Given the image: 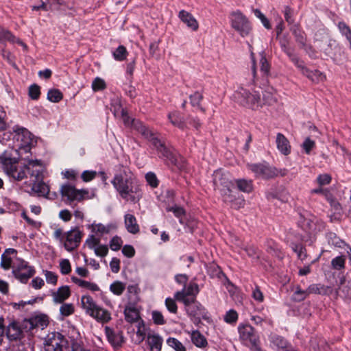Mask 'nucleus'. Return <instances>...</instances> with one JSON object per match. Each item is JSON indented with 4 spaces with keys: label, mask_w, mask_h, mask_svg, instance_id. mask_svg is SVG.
I'll use <instances>...</instances> for the list:
<instances>
[{
    "label": "nucleus",
    "mask_w": 351,
    "mask_h": 351,
    "mask_svg": "<svg viewBox=\"0 0 351 351\" xmlns=\"http://www.w3.org/2000/svg\"><path fill=\"white\" fill-rule=\"evenodd\" d=\"M21 156L16 149L5 150L0 154V165L3 171L12 180L21 181L27 178L26 171L35 180L44 178L45 166L40 160L24 158V164L19 166Z\"/></svg>",
    "instance_id": "1"
},
{
    "label": "nucleus",
    "mask_w": 351,
    "mask_h": 351,
    "mask_svg": "<svg viewBox=\"0 0 351 351\" xmlns=\"http://www.w3.org/2000/svg\"><path fill=\"white\" fill-rule=\"evenodd\" d=\"M112 184L121 197L128 202H135L141 197V189L135 184V179L132 172L123 168L117 173Z\"/></svg>",
    "instance_id": "2"
},
{
    "label": "nucleus",
    "mask_w": 351,
    "mask_h": 351,
    "mask_svg": "<svg viewBox=\"0 0 351 351\" xmlns=\"http://www.w3.org/2000/svg\"><path fill=\"white\" fill-rule=\"evenodd\" d=\"M118 103L119 102L118 101ZM114 114L115 116L121 114L123 121L125 125L134 127V129L138 131L146 138L151 141L152 145L160 154V157H165L167 158H169V152L165 147L163 143L157 137H156L154 134L145 125H143V123L138 120H130L127 112L123 108H121V106L119 104H118L117 106H114Z\"/></svg>",
    "instance_id": "3"
},
{
    "label": "nucleus",
    "mask_w": 351,
    "mask_h": 351,
    "mask_svg": "<svg viewBox=\"0 0 351 351\" xmlns=\"http://www.w3.org/2000/svg\"><path fill=\"white\" fill-rule=\"evenodd\" d=\"M251 82H243L234 90L232 98L241 106L256 110L262 106L260 95L253 89L254 80Z\"/></svg>",
    "instance_id": "4"
},
{
    "label": "nucleus",
    "mask_w": 351,
    "mask_h": 351,
    "mask_svg": "<svg viewBox=\"0 0 351 351\" xmlns=\"http://www.w3.org/2000/svg\"><path fill=\"white\" fill-rule=\"evenodd\" d=\"M3 138L1 141L2 143H6L10 141V136H13L12 143H9L8 148L6 150L16 149L21 155L20 152L23 150L27 153L31 149L33 144L32 134L25 128L15 126L14 128V134L10 132H3Z\"/></svg>",
    "instance_id": "5"
},
{
    "label": "nucleus",
    "mask_w": 351,
    "mask_h": 351,
    "mask_svg": "<svg viewBox=\"0 0 351 351\" xmlns=\"http://www.w3.org/2000/svg\"><path fill=\"white\" fill-rule=\"evenodd\" d=\"M198 285L195 282L189 283L186 287L184 286L182 291H177L175 293V298L184 303L186 311L193 315H197L199 313L191 311L190 305L195 302V297L199 293Z\"/></svg>",
    "instance_id": "6"
},
{
    "label": "nucleus",
    "mask_w": 351,
    "mask_h": 351,
    "mask_svg": "<svg viewBox=\"0 0 351 351\" xmlns=\"http://www.w3.org/2000/svg\"><path fill=\"white\" fill-rule=\"evenodd\" d=\"M213 184L215 189L221 192L225 202H232L230 189L231 183L227 173L221 169L215 171L213 173Z\"/></svg>",
    "instance_id": "7"
},
{
    "label": "nucleus",
    "mask_w": 351,
    "mask_h": 351,
    "mask_svg": "<svg viewBox=\"0 0 351 351\" xmlns=\"http://www.w3.org/2000/svg\"><path fill=\"white\" fill-rule=\"evenodd\" d=\"M230 23L232 28L242 37L247 36L252 31L250 21L240 11L232 12L230 14Z\"/></svg>",
    "instance_id": "8"
},
{
    "label": "nucleus",
    "mask_w": 351,
    "mask_h": 351,
    "mask_svg": "<svg viewBox=\"0 0 351 351\" xmlns=\"http://www.w3.org/2000/svg\"><path fill=\"white\" fill-rule=\"evenodd\" d=\"M239 338L244 345L253 351H259V338L254 329L248 324L240 325L238 327Z\"/></svg>",
    "instance_id": "9"
},
{
    "label": "nucleus",
    "mask_w": 351,
    "mask_h": 351,
    "mask_svg": "<svg viewBox=\"0 0 351 351\" xmlns=\"http://www.w3.org/2000/svg\"><path fill=\"white\" fill-rule=\"evenodd\" d=\"M34 267L22 259H17L13 263L12 274L22 283L27 282L34 276Z\"/></svg>",
    "instance_id": "10"
},
{
    "label": "nucleus",
    "mask_w": 351,
    "mask_h": 351,
    "mask_svg": "<svg viewBox=\"0 0 351 351\" xmlns=\"http://www.w3.org/2000/svg\"><path fill=\"white\" fill-rule=\"evenodd\" d=\"M248 168L254 172L255 176L258 178H270L278 174L281 176H284L287 173L286 170L284 169L280 171V172H278L275 169L269 167L266 163L248 165Z\"/></svg>",
    "instance_id": "11"
},
{
    "label": "nucleus",
    "mask_w": 351,
    "mask_h": 351,
    "mask_svg": "<svg viewBox=\"0 0 351 351\" xmlns=\"http://www.w3.org/2000/svg\"><path fill=\"white\" fill-rule=\"evenodd\" d=\"M65 343L64 336L60 332H50L45 339V351H62Z\"/></svg>",
    "instance_id": "12"
},
{
    "label": "nucleus",
    "mask_w": 351,
    "mask_h": 351,
    "mask_svg": "<svg viewBox=\"0 0 351 351\" xmlns=\"http://www.w3.org/2000/svg\"><path fill=\"white\" fill-rule=\"evenodd\" d=\"M82 232L78 228H73L65 233V238L63 243L64 248L71 252L76 248L81 241Z\"/></svg>",
    "instance_id": "13"
},
{
    "label": "nucleus",
    "mask_w": 351,
    "mask_h": 351,
    "mask_svg": "<svg viewBox=\"0 0 351 351\" xmlns=\"http://www.w3.org/2000/svg\"><path fill=\"white\" fill-rule=\"evenodd\" d=\"M60 193L62 197H66L69 201H80L88 193L84 190H77L73 186L66 184H63L60 188Z\"/></svg>",
    "instance_id": "14"
},
{
    "label": "nucleus",
    "mask_w": 351,
    "mask_h": 351,
    "mask_svg": "<svg viewBox=\"0 0 351 351\" xmlns=\"http://www.w3.org/2000/svg\"><path fill=\"white\" fill-rule=\"evenodd\" d=\"M48 325V318L45 315H37L32 316L25 321V327L29 330L36 328L43 329Z\"/></svg>",
    "instance_id": "15"
},
{
    "label": "nucleus",
    "mask_w": 351,
    "mask_h": 351,
    "mask_svg": "<svg viewBox=\"0 0 351 351\" xmlns=\"http://www.w3.org/2000/svg\"><path fill=\"white\" fill-rule=\"evenodd\" d=\"M180 21L191 30L196 32L199 28V23L196 19L189 12L180 10L178 14Z\"/></svg>",
    "instance_id": "16"
},
{
    "label": "nucleus",
    "mask_w": 351,
    "mask_h": 351,
    "mask_svg": "<svg viewBox=\"0 0 351 351\" xmlns=\"http://www.w3.org/2000/svg\"><path fill=\"white\" fill-rule=\"evenodd\" d=\"M297 66L300 69L303 75H306L311 81L318 83L325 80V75L317 70L310 71L306 68L302 63L297 62Z\"/></svg>",
    "instance_id": "17"
},
{
    "label": "nucleus",
    "mask_w": 351,
    "mask_h": 351,
    "mask_svg": "<svg viewBox=\"0 0 351 351\" xmlns=\"http://www.w3.org/2000/svg\"><path fill=\"white\" fill-rule=\"evenodd\" d=\"M81 306L85 311L86 313L90 317L93 315L94 311L99 306L94 301L93 298L88 295H82L81 298Z\"/></svg>",
    "instance_id": "18"
},
{
    "label": "nucleus",
    "mask_w": 351,
    "mask_h": 351,
    "mask_svg": "<svg viewBox=\"0 0 351 351\" xmlns=\"http://www.w3.org/2000/svg\"><path fill=\"white\" fill-rule=\"evenodd\" d=\"M278 149L283 155H288L291 152V145L288 139L281 133H278L276 140Z\"/></svg>",
    "instance_id": "19"
},
{
    "label": "nucleus",
    "mask_w": 351,
    "mask_h": 351,
    "mask_svg": "<svg viewBox=\"0 0 351 351\" xmlns=\"http://www.w3.org/2000/svg\"><path fill=\"white\" fill-rule=\"evenodd\" d=\"M71 291L68 286H62L58 289L56 291H53L51 294L53 301L55 303H62L69 298Z\"/></svg>",
    "instance_id": "20"
},
{
    "label": "nucleus",
    "mask_w": 351,
    "mask_h": 351,
    "mask_svg": "<svg viewBox=\"0 0 351 351\" xmlns=\"http://www.w3.org/2000/svg\"><path fill=\"white\" fill-rule=\"evenodd\" d=\"M147 341L152 351L161 350L163 339L158 334H148Z\"/></svg>",
    "instance_id": "21"
},
{
    "label": "nucleus",
    "mask_w": 351,
    "mask_h": 351,
    "mask_svg": "<svg viewBox=\"0 0 351 351\" xmlns=\"http://www.w3.org/2000/svg\"><path fill=\"white\" fill-rule=\"evenodd\" d=\"M106 335L108 341L114 347H119L123 342V336L120 332H114L110 328L106 326L105 328Z\"/></svg>",
    "instance_id": "22"
},
{
    "label": "nucleus",
    "mask_w": 351,
    "mask_h": 351,
    "mask_svg": "<svg viewBox=\"0 0 351 351\" xmlns=\"http://www.w3.org/2000/svg\"><path fill=\"white\" fill-rule=\"evenodd\" d=\"M90 317L98 322L103 324L109 322L112 319L111 313L108 310L99 306L97 308V310L94 311L93 315H90Z\"/></svg>",
    "instance_id": "23"
},
{
    "label": "nucleus",
    "mask_w": 351,
    "mask_h": 351,
    "mask_svg": "<svg viewBox=\"0 0 351 351\" xmlns=\"http://www.w3.org/2000/svg\"><path fill=\"white\" fill-rule=\"evenodd\" d=\"M32 192L38 194L39 196L47 197L49 193V188L42 180H35L32 184Z\"/></svg>",
    "instance_id": "24"
},
{
    "label": "nucleus",
    "mask_w": 351,
    "mask_h": 351,
    "mask_svg": "<svg viewBox=\"0 0 351 351\" xmlns=\"http://www.w3.org/2000/svg\"><path fill=\"white\" fill-rule=\"evenodd\" d=\"M5 41L17 43L22 46L25 50L27 49V45L19 39H16L8 30L0 26V42L3 43Z\"/></svg>",
    "instance_id": "25"
},
{
    "label": "nucleus",
    "mask_w": 351,
    "mask_h": 351,
    "mask_svg": "<svg viewBox=\"0 0 351 351\" xmlns=\"http://www.w3.org/2000/svg\"><path fill=\"white\" fill-rule=\"evenodd\" d=\"M71 280L73 283H75L81 288H84L93 292L99 291V286L95 282L82 280L76 276H72Z\"/></svg>",
    "instance_id": "26"
},
{
    "label": "nucleus",
    "mask_w": 351,
    "mask_h": 351,
    "mask_svg": "<svg viewBox=\"0 0 351 351\" xmlns=\"http://www.w3.org/2000/svg\"><path fill=\"white\" fill-rule=\"evenodd\" d=\"M167 118L173 125L181 129L184 128V118L178 111L174 110L169 112Z\"/></svg>",
    "instance_id": "27"
},
{
    "label": "nucleus",
    "mask_w": 351,
    "mask_h": 351,
    "mask_svg": "<svg viewBox=\"0 0 351 351\" xmlns=\"http://www.w3.org/2000/svg\"><path fill=\"white\" fill-rule=\"evenodd\" d=\"M15 254L16 250L14 249H8L5 251L1 255V266L2 268L7 270L12 267L13 263L11 255H14Z\"/></svg>",
    "instance_id": "28"
},
{
    "label": "nucleus",
    "mask_w": 351,
    "mask_h": 351,
    "mask_svg": "<svg viewBox=\"0 0 351 351\" xmlns=\"http://www.w3.org/2000/svg\"><path fill=\"white\" fill-rule=\"evenodd\" d=\"M125 224L127 230L132 233L136 234L139 231V226L137 223L136 217L131 214H126L125 215Z\"/></svg>",
    "instance_id": "29"
},
{
    "label": "nucleus",
    "mask_w": 351,
    "mask_h": 351,
    "mask_svg": "<svg viewBox=\"0 0 351 351\" xmlns=\"http://www.w3.org/2000/svg\"><path fill=\"white\" fill-rule=\"evenodd\" d=\"M337 293L341 297L351 298V281L342 278Z\"/></svg>",
    "instance_id": "30"
},
{
    "label": "nucleus",
    "mask_w": 351,
    "mask_h": 351,
    "mask_svg": "<svg viewBox=\"0 0 351 351\" xmlns=\"http://www.w3.org/2000/svg\"><path fill=\"white\" fill-rule=\"evenodd\" d=\"M22 330L16 322H12L9 324L7 329V336L11 340L19 339L21 336Z\"/></svg>",
    "instance_id": "31"
},
{
    "label": "nucleus",
    "mask_w": 351,
    "mask_h": 351,
    "mask_svg": "<svg viewBox=\"0 0 351 351\" xmlns=\"http://www.w3.org/2000/svg\"><path fill=\"white\" fill-rule=\"evenodd\" d=\"M191 338L192 342L199 348L206 347L207 341L204 336L197 330H193L191 332Z\"/></svg>",
    "instance_id": "32"
},
{
    "label": "nucleus",
    "mask_w": 351,
    "mask_h": 351,
    "mask_svg": "<svg viewBox=\"0 0 351 351\" xmlns=\"http://www.w3.org/2000/svg\"><path fill=\"white\" fill-rule=\"evenodd\" d=\"M125 319L128 322H134L140 320L138 311L131 306H128L124 310Z\"/></svg>",
    "instance_id": "33"
},
{
    "label": "nucleus",
    "mask_w": 351,
    "mask_h": 351,
    "mask_svg": "<svg viewBox=\"0 0 351 351\" xmlns=\"http://www.w3.org/2000/svg\"><path fill=\"white\" fill-rule=\"evenodd\" d=\"M322 195L329 202L331 207L335 210V215H340L341 211V206L335 199H333L329 191L325 189Z\"/></svg>",
    "instance_id": "34"
},
{
    "label": "nucleus",
    "mask_w": 351,
    "mask_h": 351,
    "mask_svg": "<svg viewBox=\"0 0 351 351\" xmlns=\"http://www.w3.org/2000/svg\"><path fill=\"white\" fill-rule=\"evenodd\" d=\"M89 229H90L93 234L97 237L108 233L110 231L108 226H105L101 223H93L89 226Z\"/></svg>",
    "instance_id": "35"
},
{
    "label": "nucleus",
    "mask_w": 351,
    "mask_h": 351,
    "mask_svg": "<svg viewBox=\"0 0 351 351\" xmlns=\"http://www.w3.org/2000/svg\"><path fill=\"white\" fill-rule=\"evenodd\" d=\"M235 245L237 247H239L241 249H242L244 251H245L249 256H251V257L256 256L257 258L258 257V256H256V250L255 247H254L252 246H248V245H245L240 239H237V238L235 239Z\"/></svg>",
    "instance_id": "36"
},
{
    "label": "nucleus",
    "mask_w": 351,
    "mask_h": 351,
    "mask_svg": "<svg viewBox=\"0 0 351 351\" xmlns=\"http://www.w3.org/2000/svg\"><path fill=\"white\" fill-rule=\"evenodd\" d=\"M126 285L124 282L119 280L113 282L110 285V291L116 295H121L125 291Z\"/></svg>",
    "instance_id": "37"
},
{
    "label": "nucleus",
    "mask_w": 351,
    "mask_h": 351,
    "mask_svg": "<svg viewBox=\"0 0 351 351\" xmlns=\"http://www.w3.org/2000/svg\"><path fill=\"white\" fill-rule=\"evenodd\" d=\"M238 189L244 193H250L253 189L252 180L239 179L236 180Z\"/></svg>",
    "instance_id": "38"
},
{
    "label": "nucleus",
    "mask_w": 351,
    "mask_h": 351,
    "mask_svg": "<svg viewBox=\"0 0 351 351\" xmlns=\"http://www.w3.org/2000/svg\"><path fill=\"white\" fill-rule=\"evenodd\" d=\"M137 322V330H136V341L141 343L145 338L147 328L145 323L143 320L140 319Z\"/></svg>",
    "instance_id": "39"
},
{
    "label": "nucleus",
    "mask_w": 351,
    "mask_h": 351,
    "mask_svg": "<svg viewBox=\"0 0 351 351\" xmlns=\"http://www.w3.org/2000/svg\"><path fill=\"white\" fill-rule=\"evenodd\" d=\"M128 55L126 48L123 46H119L117 49L113 52V57L117 61L124 60Z\"/></svg>",
    "instance_id": "40"
},
{
    "label": "nucleus",
    "mask_w": 351,
    "mask_h": 351,
    "mask_svg": "<svg viewBox=\"0 0 351 351\" xmlns=\"http://www.w3.org/2000/svg\"><path fill=\"white\" fill-rule=\"evenodd\" d=\"M300 224L302 228L306 231H314L315 230V223L314 219H307L304 217L300 221Z\"/></svg>",
    "instance_id": "41"
},
{
    "label": "nucleus",
    "mask_w": 351,
    "mask_h": 351,
    "mask_svg": "<svg viewBox=\"0 0 351 351\" xmlns=\"http://www.w3.org/2000/svg\"><path fill=\"white\" fill-rule=\"evenodd\" d=\"M167 343L176 351H186L185 347L177 339L169 337L167 340Z\"/></svg>",
    "instance_id": "42"
},
{
    "label": "nucleus",
    "mask_w": 351,
    "mask_h": 351,
    "mask_svg": "<svg viewBox=\"0 0 351 351\" xmlns=\"http://www.w3.org/2000/svg\"><path fill=\"white\" fill-rule=\"evenodd\" d=\"M75 308L73 304L64 303L60 307V315L63 317H68L74 313Z\"/></svg>",
    "instance_id": "43"
},
{
    "label": "nucleus",
    "mask_w": 351,
    "mask_h": 351,
    "mask_svg": "<svg viewBox=\"0 0 351 351\" xmlns=\"http://www.w3.org/2000/svg\"><path fill=\"white\" fill-rule=\"evenodd\" d=\"M311 346L313 351H331V348L324 341H319L317 343L315 340H312Z\"/></svg>",
    "instance_id": "44"
},
{
    "label": "nucleus",
    "mask_w": 351,
    "mask_h": 351,
    "mask_svg": "<svg viewBox=\"0 0 351 351\" xmlns=\"http://www.w3.org/2000/svg\"><path fill=\"white\" fill-rule=\"evenodd\" d=\"M238 317L237 312L233 309H230L224 315L223 320L228 324H235L238 320Z\"/></svg>",
    "instance_id": "45"
},
{
    "label": "nucleus",
    "mask_w": 351,
    "mask_h": 351,
    "mask_svg": "<svg viewBox=\"0 0 351 351\" xmlns=\"http://www.w3.org/2000/svg\"><path fill=\"white\" fill-rule=\"evenodd\" d=\"M47 99L51 102L56 103L62 99V94L58 89H51L48 91Z\"/></svg>",
    "instance_id": "46"
},
{
    "label": "nucleus",
    "mask_w": 351,
    "mask_h": 351,
    "mask_svg": "<svg viewBox=\"0 0 351 351\" xmlns=\"http://www.w3.org/2000/svg\"><path fill=\"white\" fill-rule=\"evenodd\" d=\"M346 259L343 256H339L334 258L331 261V265L332 269L340 270L345 267Z\"/></svg>",
    "instance_id": "47"
},
{
    "label": "nucleus",
    "mask_w": 351,
    "mask_h": 351,
    "mask_svg": "<svg viewBox=\"0 0 351 351\" xmlns=\"http://www.w3.org/2000/svg\"><path fill=\"white\" fill-rule=\"evenodd\" d=\"M263 99L266 104H272L276 101V97L273 88H269L263 95Z\"/></svg>",
    "instance_id": "48"
},
{
    "label": "nucleus",
    "mask_w": 351,
    "mask_h": 351,
    "mask_svg": "<svg viewBox=\"0 0 351 351\" xmlns=\"http://www.w3.org/2000/svg\"><path fill=\"white\" fill-rule=\"evenodd\" d=\"M86 244L90 250H94L97 245L100 244V239L95 234H90L86 240Z\"/></svg>",
    "instance_id": "49"
},
{
    "label": "nucleus",
    "mask_w": 351,
    "mask_h": 351,
    "mask_svg": "<svg viewBox=\"0 0 351 351\" xmlns=\"http://www.w3.org/2000/svg\"><path fill=\"white\" fill-rule=\"evenodd\" d=\"M145 179L147 184L152 188H156L158 186L159 180H158L156 174L153 172H148L145 175Z\"/></svg>",
    "instance_id": "50"
},
{
    "label": "nucleus",
    "mask_w": 351,
    "mask_h": 351,
    "mask_svg": "<svg viewBox=\"0 0 351 351\" xmlns=\"http://www.w3.org/2000/svg\"><path fill=\"white\" fill-rule=\"evenodd\" d=\"M60 272L63 275L69 274L71 271L70 261L68 259H62L60 261Z\"/></svg>",
    "instance_id": "51"
},
{
    "label": "nucleus",
    "mask_w": 351,
    "mask_h": 351,
    "mask_svg": "<svg viewBox=\"0 0 351 351\" xmlns=\"http://www.w3.org/2000/svg\"><path fill=\"white\" fill-rule=\"evenodd\" d=\"M105 88L106 82L103 79L97 77L93 81L92 88L95 92L104 90Z\"/></svg>",
    "instance_id": "52"
},
{
    "label": "nucleus",
    "mask_w": 351,
    "mask_h": 351,
    "mask_svg": "<svg viewBox=\"0 0 351 351\" xmlns=\"http://www.w3.org/2000/svg\"><path fill=\"white\" fill-rule=\"evenodd\" d=\"M254 15L261 20L262 24L266 29H271V25L267 18L259 10H255L254 11Z\"/></svg>",
    "instance_id": "53"
},
{
    "label": "nucleus",
    "mask_w": 351,
    "mask_h": 351,
    "mask_svg": "<svg viewBox=\"0 0 351 351\" xmlns=\"http://www.w3.org/2000/svg\"><path fill=\"white\" fill-rule=\"evenodd\" d=\"M29 96L31 99L36 100L39 98L40 95V87L36 84H32L29 88Z\"/></svg>",
    "instance_id": "54"
},
{
    "label": "nucleus",
    "mask_w": 351,
    "mask_h": 351,
    "mask_svg": "<svg viewBox=\"0 0 351 351\" xmlns=\"http://www.w3.org/2000/svg\"><path fill=\"white\" fill-rule=\"evenodd\" d=\"M152 317L154 324L157 325H163L165 324V318L160 311H153Z\"/></svg>",
    "instance_id": "55"
},
{
    "label": "nucleus",
    "mask_w": 351,
    "mask_h": 351,
    "mask_svg": "<svg viewBox=\"0 0 351 351\" xmlns=\"http://www.w3.org/2000/svg\"><path fill=\"white\" fill-rule=\"evenodd\" d=\"M122 244V239L120 237L115 236L111 239L110 242V247L113 251H117L121 248Z\"/></svg>",
    "instance_id": "56"
},
{
    "label": "nucleus",
    "mask_w": 351,
    "mask_h": 351,
    "mask_svg": "<svg viewBox=\"0 0 351 351\" xmlns=\"http://www.w3.org/2000/svg\"><path fill=\"white\" fill-rule=\"evenodd\" d=\"M252 298L258 303H261L264 301V295L261 291L259 287H255L252 293Z\"/></svg>",
    "instance_id": "57"
},
{
    "label": "nucleus",
    "mask_w": 351,
    "mask_h": 351,
    "mask_svg": "<svg viewBox=\"0 0 351 351\" xmlns=\"http://www.w3.org/2000/svg\"><path fill=\"white\" fill-rule=\"evenodd\" d=\"M93 250L97 256L101 257L106 256L108 253V247L106 245L99 244Z\"/></svg>",
    "instance_id": "58"
},
{
    "label": "nucleus",
    "mask_w": 351,
    "mask_h": 351,
    "mask_svg": "<svg viewBox=\"0 0 351 351\" xmlns=\"http://www.w3.org/2000/svg\"><path fill=\"white\" fill-rule=\"evenodd\" d=\"M315 141L309 138H306L303 142L302 147L304 149L306 154H310L311 151L315 147Z\"/></svg>",
    "instance_id": "59"
},
{
    "label": "nucleus",
    "mask_w": 351,
    "mask_h": 351,
    "mask_svg": "<svg viewBox=\"0 0 351 351\" xmlns=\"http://www.w3.org/2000/svg\"><path fill=\"white\" fill-rule=\"evenodd\" d=\"M317 182L320 186L327 185L331 182V176L327 173L321 174L317 178Z\"/></svg>",
    "instance_id": "60"
},
{
    "label": "nucleus",
    "mask_w": 351,
    "mask_h": 351,
    "mask_svg": "<svg viewBox=\"0 0 351 351\" xmlns=\"http://www.w3.org/2000/svg\"><path fill=\"white\" fill-rule=\"evenodd\" d=\"M165 306L169 312L172 313L177 312L178 307L173 299L167 298L165 300Z\"/></svg>",
    "instance_id": "61"
},
{
    "label": "nucleus",
    "mask_w": 351,
    "mask_h": 351,
    "mask_svg": "<svg viewBox=\"0 0 351 351\" xmlns=\"http://www.w3.org/2000/svg\"><path fill=\"white\" fill-rule=\"evenodd\" d=\"M293 250L297 253L298 257L303 261L306 258L304 248L301 245L294 244L292 245Z\"/></svg>",
    "instance_id": "62"
},
{
    "label": "nucleus",
    "mask_w": 351,
    "mask_h": 351,
    "mask_svg": "<svg viewBox=\"0 0 351 351\" xmlns=\"http://www.w3.org/2000/svg\"><path fill=\"white\" fill-rule=\"evenodd\" d=\"M308 295V293L304 290H302L299 288H297L296 291L293 294V299L296 301H302L304 300Z\"/></svg>",
    "instance_id": "63"
},
{
    "label": "nucleus",
    "mask_w": 351,
    "mask_h": 351,
    "mask_svg": "<svg viewBox=\"0 0 351 351\" xmlns=\"http://www.w3.org/2000/svg\"><path fill=\"white\" fill-rule=\"evenodd\" d=\"M338 27L341 34L344 35L346 37V38H348L349 37L351 36V30L345 23H339Z\"/></svg>",
    "instance_id": "64"
}]
</instances>
